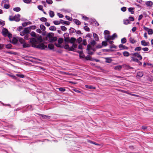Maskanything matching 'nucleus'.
Masks as SVG:
<instances>
[{
	"mask_svg": "<svg viewBox=\"0 0 153 153\" xmlns=\"http://www.w3.org/2000/svg\"><path fill=\"white\" fill-rule=\"evenodd\" d=\"M42 37L40 36L37 39L35 38L30 39V42L32 44L33 47L36 48L41 50H43L47 48V45L42 43H39L38 45H36L38 43L42 42Z\"/></svg>",
	"mask_w": 153,
	"mask_h": 153,
	"instance_id": "nucleus-1",
	"label": "nucleus"
},
{
	"mask_svg": "<svg viewBox=\"0 0 153 153\" xmlns=\"http://www.w3.org/2000/svg\"><path fill=\"white\" fill-rule=\"evenodd\" d=\"M54 34L53 33H49L46 36V38L49 39L50 42H53L57 40V38L56 36L54 37Z\"/></svg>",
	"mask_w": 153,
	"mask_h": 153,
	"instance_id": "nucleus-2",
	"label": "nucleus"
},
{
	"mask_svg": "<svg viewBox=\"0 0 153 153\" xmlns=\"http://www.w3.org/2000/svg\"><path fill=\"white\" fill-rule=\"evenodd\" d=\"M2 34L3 35L4 37L7 36V35L9 32L8 30L5 28H3L2 30Z\"/></svg>",
	"mask_w": 153,
	"mask_h": 153,
	"instance_id": "nucleus-3",
	"label": "nucleus"
},
{
	"mask_svg": "<svg viewBox=\"0 0 153 153\" xmlns=\"http://www.w3.org/2000/svg\"><path fill=\"white\" fill-rule=\"evenodd\" d=\"M90 42V45L93 46H94L96 43L95 41L94 40H92L91 39H89L88 40V42Z\"/></svg>",
	"mask_w": 153,
	"mask_h": 153,
	"instance_id": "nucleus-4",
	"label": "nucleus"
},
{
	"mask_svg": "<svg viewBox=\"0 0 153 153\" xmlns=\"http://www.w3.org/2000/svg\"><path fill=\"white\" fill-rule=\"evenodd\" d=\"M20 15L19 14H18L17 15H15V16H14V21L17 22H19L20 20Z\"/></svg>",
	"mask_w": 153,
	"mask_h": 153,
	"instance_id": "nucleus-5",
	"label": "nucleus"
},
{
	"mask_svg": "<svg viewBox=\"0 0 153 153\" xmlns=\"http://www.w3.org/2000/svg\"><path fill=\"white\" fill-rule=\"evenodd\" d=\"M39 115L41 116L43 119H44L48 120L50 119L51 117L49 116L46 115H45L42 114H39Z\"/></svg>",
	"mask_w": 153,
	"mask_h": 153,
	"instance_id": "nucleus-6",
	"label": "nucleus"
},
{
	"mask_svg": "<svg viewBox=\"0 0 153 153\" xmlns=\"http://www.w3.org/2000/svg\"><path fill=\"white\" fill-rule=\"evenodd\" d=\"M76 30L74 28L71 27L69 29V33L70 35H72L73 33H75Z\"/></svg>",
	"mask_w": 153,
	"mask_h": 153,
	"instance_id": "nucleus-7",
	"label": "nucleus"
},
{
	"mask_svg": "<svg viewBox=\"0 0 153 153\" xmlns=\"http://www.w3.org/2000/svg\"><path fill=\"white\" fill-rule=\"evenodd\" d=\"M143 75V71H139L137 73V77L140 78L142 77Z\"/></svg>",
	"mask_w": 153,
	"mask_h": 153,
	"instance_id": "nucleus-8",
	"label": "nucleus"
},
{
	"mask_svg": "<svg viewBox=\"0 0 153 153\" xmlns=\"http://www.w3.org/2000/svg\"><path fill=\"white\" fill-rule=\"evenodd\" d=\"M60 22H61V23L63 25L65 24L67 25H69L70 23L69 22L64 21L62 19H60Z\"/></svg>",
	"mask_w": 153,
	"mask_h": 153,
	"instance_id": "nucleus-9",
	"label": "nucleus"
},
{
	"mask_svg": "<svg viewBox=\"0 0 153 153\" xmlns=\"http://www.w3.org/2000/svg\"><path fill=\"white\" fill-rule=\"evenodd\" d=\"M31 30V28L29 27H25L24 28V31L26 34L29 33L30 30Z\"/></svg>",
	"mask_w": 153,
	"mask_h": 153,
	"instance_id": "nucleus-10",
	"label": "nucleus"
},
{
	"mask_svg": "<svg viewBox=\"0 0 153 153\" xmlns=\"http://www.w3.org/2000/svg\"><path fill=\"white\" fill-rule=\"evenodd\" d=\"M111 36L109 35H105L104 38L106 39V41H108L109 40H111Z\"/></svg>",
	"mask_w": 153,
	"mask_h": 153,
	"instance_id": "nucleus-11",
	"label": "nucleus"
},
{
	"mask_svg": "<svg viewBox=\"0 0 153 153\" xmlns=\"http://www.w3.org/2000/svg\"><path fill=\"white\" fill-rule=\"evenodd\" d=\"M85 87L87 88L90 89H95L96 88L95 87L91 85H85Z\"/></svg>",
	"mask_w": 153,
	"mask_h": 153,
	"instance_id": "nucleus-12",
	"label": "nucleus"
},
{
	"mask_svg": "<svg viewBox=\"0 0 153 153\" xmlns=\"http://www.w3.org/2000/svg\"><path fill=\"white\" fill-rule=\"evenodd\" d=\"M146 5L149 7H151L153 4V3L150 1L146 2Z\"/></svg>",
	"mask_w": 153,
	"mask_h": 153,
	"instance_id": "nucleus-13",
	"label": "nucleus"
},
{
	"mask_svg": "<svg viewBox=\"0 0 153 153\" xmlns=\"http://www.w3.org/2000/svg\"><path fill=\"white\" fill-rule=\"evenodd\" d=\"M93 36L95 40V41H98L99 40V37L97 35V34L95 33H93Z\"/></svg>",
	"mask_w": 153,
	"mask_h": 153,
	"instance_id": "nucleus-14",
	"label": "nucleus"
},
{
	"mask_svg": "<svg viewBox=\"0 0 153 153\" xmlns=\"http://www.w3.org/2000/svg\"><path fill=\"white\" fill-rule=\"evenodd\" d=\"M129 41L130 43L132 44H134L136 42V41L132 37H131L129 38Z\"/></svg>",
	"mask_w": 153,
	"mask_h": 153,
	"instance_id": "nucleus-15",
	"label": "nucleus"
},
{
	"mask_svg": "<svg viewBox=\"0 0 153 153\" xmlns=\"http://www.w3.org/2000/svg\"><path fill=\"white\" fill-rule=\"evenodd\" d=\"M76 39L74 37H72L70 39L69 43L71 44L74 43V42L76 41Z\"/></svg>",
	"mask_w": 153,
	"mask_h": 153,
	"instance_id": "nucleus-16",
	"label": "nucleus"
},
{
	"mask_svg": "<svg viewBox=\"0 0 153 153\" xmlns=\"http://www.w3.org/2000/svg\"><path fill=\"white\" fill-rule=\"evenodd\" d=\"M74 22L77 25H79L81 24V22L76 19H73Z\"/></svg>",
	"mask_w": 153,
	"mask_h": 153,
	"instance_id": "nucleus-17",
	"label": "nucleus"
},
{
	"mask_svg": "<svg viewBox=\"0 0 153 153\" xmlns=\"http://www.w3.org/2000/svg\"><path fill=\"white\" fill-rule=\"evenodd\" d=\"M48 48L51 50L53 49L54 46L53 44H49L48 45Z\"/></svg>",
	"mask_w": 153,
	"mask_h": 153,
	"instance_id": "nucleus-18",
	"label": "nucleus"
},
{
	"mask_svg": "<svg viewBox=\"0 0 153 153\" xmlns=\"http://www.w3.org/2000/svg\"><path fill=\"white\" fill-rule=\"evenodd\" d=\"M134 7H129L128 9V10L131 13V14H134Z\"/></svg>",
	"mask_w": 153,
	"mask_h": 153,
	"instance_id": "nucleus-19",
	"label": "nucleus"
},
{
	"mask_svg": "<svg viewBox=\"0 0 153 153\" xmlns=\"http://www.w3.org/2000/svg\"><path fill=\"white\" fill-rule=\"evenodd\" d=\"M85 59L87 60H90L91 61H93V60H92V59L91 57L89 55H87L85 57Z\"/></svg>",
	"mask_w": 153,
	"mask_h": 153,
	"instance_id": "nucleus-20",
	"label": "nucleus"
},
{
	"mask_svg": "<svg viewBox=\"0 0 153 153\" xmlns=\"http://www.w3.org/2000/svg\"><path fill=\"white\" fill-rule=\"evenodd\" d=\"M18 41V40L16 38L13 37L12 40V42L13 44H16L17 43Z\"/></svg>",
	"mask_w": 153,
	"mask_h": 153,
	"instance_id": "nucleus-21",
	"label": "nucleus"
},
{
	"mask_svg": "<svg viewBox=\"0 0 153 153\" xmlns=\"http://www.w3.org/2000/svg\"><path fill=\"white\" fill-rule=\"evenodd\" d=\"M49 14L50 17L52 18L54 16V12L50 10L49 12Z\"/></svg>",
	"mask_w": 153,
	"mask_h": 153,
	"instance_id": "nucleus-22",
	"label": "nucleus"
},
{
	"mask_svg": "<svg viewBox=\"0 0 153 153\" xmlns=\"http://www.w3.org/2000/svg\"><path fill=\"white\" fill-rule=\"evenodd\" d=\"M131 58H132V59L131 60V61L137 62L139 60L138 59L135 58L134 57H131Z\"/></svg>",
	"mask_w": 153,
	"mask_h": 153,
	"instance_id": "nucleus-23",
	"label": "nucleus"
},
{
	"mask_svg": "<svg viewBox=\"0 0 153 153\" xmlns=\"http://www.w3.org/2000/svg\"><path fill=\"white\" fill-rule=\"evenodd\" d=\"M123 54L124 56L127 57L128 56L130 55L129 52L126 51L123 52Z\"/></svg>",
	"mask_w": 153,
	"mask_h": 153,
	"instance_id": "nucleus-24",
	"label": "nucleus"
},
{
	"mask_svg": "<svg viewBox=\"0 0 153 153\" xmlns=\"http://www.w3.org/2000/svg\"><path fill=\"white\" fill-rule=\"evenodd\" d=\"M30 35L32 36H33V37H35V38H37V36H36V33L33 32V31H32L30 33Z\"/></svg>",
	"mask_w": 153,
	"mask_h": 153,
	"instance_id": "nucleus-25",
	"label": "nucleus"
},
{
	"mask_svg": "<svg viewBox=\"0 0 153 153\" xmlns=\"http://www.w3.org/2000/svg\"><path fill=\"white\" fill-rule=\"evenodd\" d=\"M82 41V39L81 37H79L77 39H76V41L78 43V44H81V42Z\"/></svg>",
	"mask_w": 153,
	"mask_h": 153,
	"instance_id": "nucleus-26",
	"label": "nucleus"
},
{
	"mask_svg": "<svg viewBox=\"0 0 153 153\" xmlns=\"http://www.w3.org/2000/svg\"><path fill=\"white\" fill-rule=\"evenodd\" d=\"M119 47L120 48H122L123 49H125L127 48L125 45H123V44H120L119 45Z\"/></svg>",
	"mask_w": 153,
	"mask_h": 153,
	"instance_id": "nucleus-27",
	"label": "nucleus"
},
{
	"mask_svg": "<svg viewBox=\"0 0 153 153\" xmlns=\"http://www.w3.org/2000/svg\"><path fill=\"white\" fill-rule=\"evenodd\" d=\"M105 59L106 60L105 62L107 63H110L112 61L111 59L110 58L107 57L105 58Z\"/></svg>",
	"mask_w": 153,
	"mask_h": 153,
	"instance_id": "nucleus-28",
	"label": "nucleus"
},
{
	"mask_svg": "<svg viewBox=\"0 0 153 153\" xmlns=\"http://www.w3.org/2000/svg\"><path fill=\"white\" fill-rule=\"evenodd\" d=\"M117 37V35L116 33H114L113 35L111 36V40H113L115 38Z\"/></svg>",
	"mask_w": 153,
	"mask_h": 153,
	"instance_id": "nucleus-29",
	"label": "nucleus"
},
{
	"mask_svg": "<svg viewBox=\"0 0 153 153\" xmlns=\"http://www.w3.org/2000/svg\"><path fill=\"white\" fill-rule=\"evenodd\" d=\"M7 75L10 77L12 78L13 79H14L16 80L17 79V78L16 76L13 75V74H7Z\"/></svg>",
	"mask_w": 153,
	"mask_h": 153,
	"instance_id": "nucleus-30",
	"label": "nucleus"
},
{
	"mask_svg": "<svg viewBox=\"0 0 153 153\" xmlns=\"http://www.w3.org/2000/svg\"><path fill=\"white\" fill-rule=\"evenodd\" d=\"M122 68V67L121 65H117L114 68V69L116 70H120Z\"/></svg>",
	"mask_w": 153,
	"mask_h": 153,
	"instance_id": "nucleus-31",
	"label": "nucleus"
},
{
	"mask_svg": "<svg viewBox=\"0 0 153 153\" xmlns=\"http://www.w3.org/2000/svg\"><path fill=\"white\" fill-rule=\"evenodd\" d=\"M5 45V48L7 49H9L11 48L12 47V45L10 44H8L6 45Z\"/></svg>",
	"mask_w": 153,
	"mask_h": 153,
	"instance_id": "nucleus-32",
	"label": "nucleus"
},
{
	"mask_svg": "<svg viewBox=\"0 0 153 153\" xmlns=\"http://www.w3.org/2000/svg\"><path fill=\"white\" fill-rule=\"evenodd\" d=\"M13 10L15 11L18 12L21 10V9L19 7H16L13 8Z\"/></svg>",
	"mask_w": 153,
	"mask_h": 153,
	"instance_id": "nucleus-33",
	"label": "nucleus"
},
{
	"mask_svg": "<svg viewBox=\"0 0 153 153\" xmlns=\"http://www.w3.org/2000/svg\"><path fill=\"white\" fill-rule=\"evenodd\" d=\"M53 23L55 25H59L61 24V22H60V20L59 21H53Z\"/></svg>",
	"mask_w": 153,
	"mask_h": 153,
	"instance_id": "nucleus-34",
	"label": "nucleus"
},
{
	"mask_svg": "<svg viewBox=\"0 0 153 153\" xmlns=\"http://www.w3.org/2000/svg\"><path fill=\"white\" fill-rule=\"evenodd\" d=\"M23 48H26L29 47V45L28 44L26 43L25 42L23 44Z\"/></svg>",
	"mask_w": 153,
	"mask_h": 153,
	"instance_id": "nucleus-35",
	"label": "nucleus"
},
{
	"mask_svg": "<svg viewBox=\"0 0 153 153\" xmlns=\"http://www.w3.org/2000/svg\"><path fill=\"white\" fill-rule=\"evenodd\" d=\"M49 30L52 31H55L56 30V28L54 26H51L49 27Z\"/></svg>",
	"mask_w": 153,
	"mask_h": 153,
	"instance_id": "nucleus-36",
	"label": "nucleus"
},
{
	"mask_svg": "<svg viewBox=\"0 0 153 153\" xmlns=\"http://www.w3.org/2000/svg\"><path fill=\"white\" fill-rule=\"evenodd\" d=\"M82 43L83 45L84 46H86L87 43L86 41V39H84L83 40H82Z\"/></svg>",
	"mask_w": 153,
	"mask_h": 153,
	"instance_id": "nucleus-37",
	"label": "nucleus"
},
{
	"mask_svg": "<svg viewBox=\"0 0 153 153\" xmlns=\"http://www.w3.org/2000/svg\"><path fill=\"white\" fill-rule=\"evenodd\" d=\"M63 42V38H59L58 40V43L59 44H62Z\"/></svg>",
	"mask_w": 153,
	"mask_h": 153,
	"instance_id": "nucleus-38",
	"label": "nucleus"
},
{
	"mask_svg": "<svg viewBox=\"0 0 153 153\" xmlns=\"http://www.w3.org/2000/svg\"><path fill=\"white\" fill-rule=\"evenodd\" d=\"M126 42V39L124 37L122 38L121 40V42L122 44L125 43Z\"/></svg>",
	"mask_w": 153,
	"mask_h": 153,
	"instance_id": "nucleus-39",
	"label": "nucleus"
},
{
	"mask_svg": "<svg viewBox=\"0 0 153 153\" xmlns=\"http://www.w3.org/2000/svg\"><path fill=\"white\" fill-rule=\"evenodd\" d=\"M5 25V21L0 19V25L2 27Z\"/></svg>",
	"mask_w": 153,
	"mask_h": 153,
	"instance_id": "nucleus-40",
	"label": "nucleus"
},
{
	"mask_svg": "<svg viewBox=\"0 0 153 153\" xmlns=\"http://www.w3.org/2000/svg\"><path fill=\"white\" fill-rule=\"evenodd\" d=\"M146 42L145 40H142L141 41V45L144 46H146Z\"/></svg>",
	"mask_w": 153,
	"mask_h": 153,
	"instance_id": "nucleus-41",
	"label": "nucleus"
},
{
	"mask_svg": "<svg viewBox=\"0 0 153 153\" xmlns=\"http://www.w3.org/2000/svg\"><path fill=\"white\" fill-rule=\"evenodd\" d=\"M40 27L41 30L43 31H45V27L43 25H41L40 26Z\"/></svg>",
	"mask_w": 153,
	"mask_h": 153,
	"instance_id": "nucleus-42",
	"label": "nucleus"
},
{
	"mask_svg": "<svg viewBox=\"0 0 153 153\" xmlns=\"http://www.w3.org/2000/svg\"><path fill=\"white\" fill-rule=\"evenodd\" d=\"M129 23V21L128 19L124 20L123 23L126 25H127Z\"/></svg>",
	"mask_w": 153,
	"mask_h": 153,
	"instance_id": "nucleus-43",
	"label": "nucleus"
},
{
	"mask_svg": "<svg viewBox=\"0 0 153 153\" xmlns=\"http://www.w3.org/2000/svg\"><path fill=\"white\" fill-rule=\"evenodd\" d=\"M147 31L148 34L149 35H152L153 33V31L151 29H149Z\"/></svg>",
	"mask_w": 153,
	"mask_h": 153,
	"instance_id": "nucleus-44",
	"label": "nucleus"
},
{
	"mask_svg": "<svg viewBox=\"0 0 153 153\" xmlns=\"http://www.w3.org/2000/svg\"><path fill=\"white\" fill-rule=\"evenodd\" d=\"M64 41L65 43H68L69 42L70 39L69 38H65Z\"/></svg>",
	"mask_w": 153,
	"mask_h": 153,
	"instance_id": "nucleus-45",
	"label": "nucleus"
},
{
	"mask_svg": "<svg viewBox=\"0 0 153 153\" xmlns=\"http://www.w3.org/2000/svg\"><path fill=\"white\" fill-rule=\"evenodd\" d=\"M16 76L21 78H24L25 77V75L22 74H17Z\"/></svg>",
	"mask_w": 153,
	"mask_h": 153,
	"instance_id": "nucleus-46",
	"label": "nucleus"
},
{
	"mask_svg": "<svg viewBox=\"0 0 153 153\" xmlns=\"http://www.w3.org/2000/svg\"><path fill=\"white\" fill-rule=\"evenodd\" d=\"M92 36L91 34L90 33H88L85 36V38H86L87 37L91 38Z\"/></svg>",
	"mask_w": 153,
	"mask_h": 153,
	"instance_id": "nucleus-47",
	"label": "nucleus"
},
{
	"mask_svg": "<svg viewBox=\"0 0 153 153\" xmlns=\"http://www.w3.org/2000/svg\"><path fill=\"white\" fill-rule=\"evenodd\" d=\"M19 42L21 44H23L25 42L24 39L22 38H19Z\"/></svg>",
	"mask_w": 153,
	"mask_h": 153,
	"instance_id": "nucleus-48",
	"label": "nucleus"
},
{
	"mask_svg": "<svg viewBox=\"0 0 153 153\" xmlns=\"http://www.w3.org/2000/svg\"><path fill=\"white\" fill-rule=\"evenodd\" d=\"M40 20L42 22H46L47 21V19L45 17H42L40 19Z\"/></svg>",
	"mask_w": 153,
	"mask_h": 153,
	"instance_id": "nucleus-49",
	"label": "nucleus"
},
{
	"mask_svg": "<svg viewBox=\"0 0 153 153\" xmlns=\"http://www.w3.org/2000/svg\"><path fill=\"white\" fill-rule=\"evenodd\" d=\"M142 49V48L141 47H138L136 48L134 50L135 51H140Z\"/></svg>",
	"mask_w": 153,
	"mask_h": 153,
	"instance_id": "nucleus-50",
	"label": "nucleus"
},
{
	"mask_svg": "<svg viewBox=\"0 0 153 153\" xmlns=\"http://www.w3.org/2000/svg\"><path fill=\"white\" fill-rule=\"evenodd\" d=\"M107 41H106V40L104 41H102V46H106L107 45V44L106 43Z\"/></svg>",
	"mask_w": 153,
	"mask_h": 153,
	"instance_id": "nucleus-51",
	"label": "nucleus"
},
{
	"mask_svg": "<svg viewBox=\"0 0 153 153\" xmlns=\"http://www.w3.org/2000/svg\"><path fill=\"white\" fill-rule=\"evenodd\" d=\"M140 54L138 52H135V53H132V55H133V56H136V57H137V56L138 55Z\"/></svg>",
	"mask_w": 153,
	"mask_h": 153,
	"instance_id": "nucleus-52",
	"label": "nucleus"
},
{
	"mask_svg": "<svg viewBox=\"0 0 153 153\" xmlns=\"http://www.w3.org/2000/svg\"><path fill=\"white\" fill-rule=\"evenodd\" d=\"M61 28L62 30L63 31H65L67 30L66 27L64 26H61Z\"/></svg>",
	"mask_w": 153,
	"mask_h": 153,
	"instance_id": "nucleus-53",
	"label": "nucleus"
},
{
	"mask_svg": "<svg viewBox=\"0 0 153 153\" xmlns=\"http://www.w3.org/2000/svg\"><path fill=\"white\" fill-rule=\"evenodd\" d=\"M92 47L90 44H88L87 46V51L90 50L92 48Z\"/></svg>",
	"mask_w": 153,
	"mask_h": 153,
	"instance_id": "nucleus-54",
	"label": "nucleus"
},
{
	"mask_svg": "<svg viewBox=\"0 0 153 153\" xmlns=\"http://www.w3.org/2000/svg\"><path fill=\"white\" fill-rule=\"evenodd\" d=\"M83 28L86 31H90L89 28L86 26L84 27Z\"/></svg>",
	"mask_w": 153,
	"mask_h": 153,
	"instance_id": "nucleus-55",
	"label": "nucleus"
},
{
	"mask_svg": "<svg viewBox=\"0 0 153 153\" xmlns=\"http://www.w3.org/2000/svg\"><path fill=\"white\" fill-rule=\"evenodd\" d=\"M4 7L6 9H8L10 7V5L8 4H5L4 5Z\"/></svg>",
	"mask_w": 153,
	"mask_h": 153,
	"instance_id": "nucleus-56",
	"label": "nucleus"
},
{
	"mask_svg": "<svg viewBox=\"0 0 153 153\" xmlns=\"http://www.w3.org/2000/svg\"><path fill=\"white\" fill-rule=\"evenodd\" d=\"M109 31L107 30H105L104 31V35H109Z\"/></svg>",
	"mask_w": 153,
	"mask_h": 153,
	"instance_id": "nucleus-57",
	"label": "nucleus"
},
{
	"mask_svg": "<svg viewBox=\"0 0 153 153\" xmlns=\"http://www.w3.org/2000/svg\"><path fill=\"white\" fill-rule=\"evenodd\" d=\"M7 36H8L9 39H10L12 37V34L10 33L9 32L7 33Z\"/></svg>",
	"mask_w": 153,
	"mask_h": 153,
	"instance_id": "nucleus-58",
	"label": "nucleus"
},
{
	"mask_svg": "<svg viewBox=\"0 0 153 153\" xmlns=\"http://www.w3.org/2000/svg\"><path fill=\"white\" fill-rule=\"evenodd\" d=\"M69 46L68 45H66L64 47V48L65 49L68 50L69 51Z\"/></svg>",
	"mask_w": 153,
	"mask_h": 153,
	"instance_id": "nucleus-59",
	"label": "nucleus"
},
{
	"mask_svg": "<svg viewBox=\"0 0 153 153\" xmlns=\"http://www.w3.org/2000/svg\"><path fill=\"white\" fill-rule=\"evenodd\" d=\"M58 89H59V91L62 92H64L65 91V88L62 87L59 88Z\"/></svg>",
	"mask_w": 153,
	"mask_h": 153,
	"instance_id": "nucleus-60",
	"label": "nucleus"
},
{
	"mask_svg": "<svg viewBox=\"0 0 153 153\" xmlns=\"http://www.w3.org/2000/svg\"><path fill=\"white\" fill-rule=\"evenodd\" d=\"M79 56L80 58H84L85 57V55L83 53H82L79 55Z\"/></svg>",
	"mask_w": 153,
	"mask_h": 153,
	"instance_id": "nucleus-61",
	"label": "nucleus"
},
{
	"mask_svg": "<svg viewBox=\"0 0 153 153\" xmlns=\"http://www.w3.org/2000/svg\"><path fill=\"white\" fill-rule=\"evenodd\" d=\"M76 34L77 35V34H82V33H81V31L80 30H76Z\"/></svg>",
	"mask_w": 153,
	"mask_h": 153,
	"instance_id": "nucleus-62",
	"label": "nucleus"
},
{
	"mask_svg": "<svg viewBox=\"0 0 153 153\" xmlns=\"http://www.w3.org/2000/svg\"><path fill=\"white\" fill-rule=\"evenodd\" d=\"M142 49L144 51H147L149 50V48L147 47L143 48H142Z\"/></svg>",
	"mask_w": 153,
	"mask_h": 153,
	"instance_id": "nucleus-63",
	"label": "nucleus"
},
{
	"mask_svg": "<svg viewBox=\"0 0 153 153\" xmlns=\"http://www.w3.org/2000/svg\"><path fill=\"white\" fill-rule=\"evenodd\" d=\"M129 19L131 21H133L134 20V17L132 16H130L129 17Z\"/></svg>",
	"mask_w": 153,
	"mask_h": 153,
	"instance_id": "nucleus-64",
	"label": "nucleus"
}]
</instances>
